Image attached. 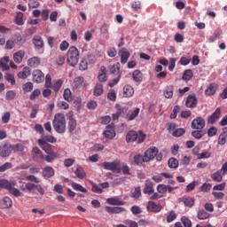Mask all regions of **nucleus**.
Instances as JSON below:
<instances>
[{
    "label": "nucleus",
    "instance_id": "1",
    "mask_svg": "<svg viewBox=\"0 0 227 227\" xmlns=\"http://www.w3.org/2000/svg\"><path fill=\"white\" fill-rule=\"evenodd\" d=\"M52 125L57 134H65V131L67 130V120L65 119V114H56L52 121Z\"/></svg>",
    "mask_w": 227,
    "mask_h": 227
},
{
    "label": "nucleus",
    "instance_id": "2",
    "mask_svg": "<svg viewBox=\"0 0 227 227\" xmlns=\"http://www.w3.org/2000/svg\"><path fill=\"white\" fill-rule=\"evenodd\" d=\"M146 139V135L143 134V131L137 133L134 130H130L126 135V143H135L137 141V145L145 143Z\"/></svg>",
    "mask_w": 227,
    "mask_h": 227
},
{
    "label": "nucleus",
    "instance_id": "3",
    "mask_svg": "<svg viewBox=\"0 0 227 227\" xmlns=\"http://www.w3.org/2000/svg\"><path fill=\"white\" fill-rule=\"evenodd\" d=\"M67 62L69 67H75L79 63V50L75 46H71L67 51Z\"/></svg>",
    "mask_w": 227,
    "mask_h": 227
},
{
    "label": "nucleus",
    "instance_id": "4",
    "mask_svg": "<svg viewBox=\"0 0 227 227\" xmlns=\"http://www.w3.org/2000/svg\"><path fill=\"white\" fill-rule=\"evenodd\" d=\"M102 168L106 169V171H112L113 173L120 174L121 173V162L116 160L114 161L109 162L105 161L101 164Z\"/></svg>",
    "mask_w": 227,
    "mask_h": 227
},
{
    "label": "nucleus",
    "instance_id": "5",
    "mask_svg": "<svg viewBox=\"0 0 227 227\" xmlns=\"http://www.w3.org/2000/svg\"><path fill=\"white\" fill-rule=\"evenodd\" d=\"M205 119L203 117L195 118L191 124V129L193 130H203L205 129Z\"/></svg>",
    "mask_w": 227,
    "mask_h": 227
},
{
    "label": "nucleus",
    "instance_id": "6",
    "mask_svg": "<svg viewBox=\"0 0 227 227\" xmlns=\"http://www.w3.org/2000/svg\"><path fill=\"white\" fill-rule=\"evenodd\" d=\"M32 79L33 82L36 84H40L45 81V74H43V72L40 69H35L32 73Z\"/></svg>",
    "mask_w": 227,
    "mask_h": 227
},
{
    "label": "nucleus",
    "instance_id": "7",
    "mask_svg": "<svg viewBox=\"0 0 227 227\" xmlns=\"http://www.w3.org/2000/svg\"><path fill=\"white\" fill-rule=\"evenodd\" d=\"M157 153H159V149L157 147L147 149L144 154L145 160L147 162H150V160H153Z\"/></svg>",
    "mask_w": 227,
    "mask_h": 227
},
{
    "label": "nucleus",
    "instance_id": "8",
    "mask_svg": "<svg viewBox=\"0 0 227 227\" xmlns=\"http://www.w3.org/2000/svg\"><path fill=\"white\" fill-rule=\"evenodd\" d=\"M12 155V145L10 144H3L0 145V157L2 159H6V157H10Z\"/></svg>",
    "mask_w": 227,
    "mask_h": 227
},
{
    "label": "nucleus",
    "instance_id": "9",
    "mask_svg": "<svg viewBox=\"0 0 227 227\" xmlns=\"http://www.w3.org/2000/svg\"><path fill=\"white\" fill-rule=\"evenodd\" d=\"M185 106L190 109H194V107L198 106V98H196V94H190L186 98Z\"/></svg>",
    "mask_w": 227,
    "mask_h": 227
},
{
    "label": "nucleus",
    "instance_id": "10",
    "mask_svg": "<svg viewBox=\"0 0 227 227\" xmlns=\"http://www.w3.org/2000/svg\"><path fill=\"white\" fill-rule=\"evenodd\" d=\"M106 129L103 132V136L106 139H114V137H116V131H114L113 124L106 125Z\"/></svg>",
    "mask_w": 227,
    "mask_h": 227
},
{
    "label": "nucleus",
    "instance_id": "11",
    "mask_svg": "<svg viewBox=\"0 0 227 227\" xmlns=\"http://www.w3.org/2000/svg\"><path fill=\"white\" fill-rule=\"evenodd\" d=\"M118 54L121 58V65H125V63H127V61H129V59L130 58V52H129V50H127V48L121 49Z\"/></svg>",
    "mask_w": 227,
    "mask_h": 227
},
{
    "label": "nucleus",
    "instance_id": "12",
    "mask_svg": "<svg viewBox=\"0 0 227 227\" xmlns=\"http://www.w3.org/2000/svg\"><path fill=\"white\" fill-rule=\"evenodd\" d=\"M146 208L148 212H153L154 214H157V212H160V210H162V206L151 200L147 203Z\"/></svg>",
    "mask_w": 227,
    "mask_h": 227
},
{
    "label": "nucleus",
    "instance_id": "13",
    "mask_svg": "<svg viewBox=\"0 0 227 227\" xmlns=\"http://www.w3.org/2000/svg\"><path fill=\"white\" fill-rule=\"evenodd\" d=\"M58 141L56 137L53 136L48 135V136H43L40 139H38L37 143L38 145H49V143L54 144Z\"/></svg>",
    "mask_w": 227,
    "mask_h": 227
},
{
    "label": "nucleus",
    "instance_id": "14",
    "mask_svg": "<svg viewBox=\"0 0 227 227\" xmlns=\"http://www.w3.org/2000/svg\"><path fill=\"white\" fill-rule=\"evenodd\" d=\"M221 117V108H216L215 111L207 117V123L209 125H214L218 118Z\"/></svg>",
    "mask_w": 227,
    "mask_h": 227
},
{
    "label": "nucleus",
    "instance_id": "15",
    "mask_svg": "<svg viewBox=\"0 0 227 227\" xmlns=\"http://www.w3.org/2000/svg\"><path fill=\"white\" fill-rule=\"evenodd\" d=\"M67 129L69 134H74V130L77 129V120L72 115L68 117Z\"/></svg>",
    "mask_w": 227,
    "mask_h": 227
},
{
    "label": "nucleus",
    "instance_id": "16",
    "mask_svg": "<svg viewBox=\"0 0 227 227\" xmlns=\"http://www.w3.org/2000/svg\"><path fill=\"white\" fill-rule=\"evenodd\" d=\"M144 194H153V183L150 180H146L145 184V188L143 189Z\"/></svg>",
    "mask_w": 227,
    "mask_h": 227
},
{
    "label": "nucleus",
    "instance_id": "17",
    "mask_svg": "<svg viewBox=\"0 0 227 227\" xmlns=\"http://www.w3.org/2000/svg\"><path fill=\"white\" fill-rule=\"evenodd\" d=\"M106 210L108 214H121V212H125V208L121 207H106Z\"/></svg>",
    "mask_w": 227,
    "mask_h": 227
},
{
    "label": "nucleus",
    "instance_id": "18",
    "mask_svg": "<svg viewBox=\"0 0 227 227\" xmlns=\"http://www.w3.org/2000/svg\"><path fill=\"white\" fill-rule=\"evenodd\" d=\"M7 191L12 194V196H15L16 198H19V196H24V193L20 192L18 188L13 187L12 185V183H9V185L7 186Z\"/></svg>",
    "mask_w": 227,
    "mask_h": 227
},
{
    "label": "nucleus",
    "instance_id": "19",
    "mask_svg": "<svg viewBox=\"0 0 227 227\" xmlns=\"http://www.w3.org/2000/svg\"><path fill=\"white\" fill-rule=\"evenodd\" d=\"M32 42L35 49H43V39L40 35H35L32 39Z\"/></svg>",
    "mask_w": 227,
    "mask_h": 227
},
{
    "label": "nucleus",
    "instance_id": "20",
    "mask_svg": "<svg viewBox=\"0 0 227 227\" xmlns=\"http://www.w3.org/2000/svg\"><path fill=\"white\" fill-rule=\"evenodd\" d=\"M31 75V69L28 67H23L22 71L18 73L19 79H27Z\"/></svg>",
    "mask_w": 227,
    "mask_h": 227
},
{
    "label": "nucleus",
    "instance_id": "21",
    "mask_svg": "<svg viewBox=\"0 0 227 227\" xmlns=\"http://www.w3.org/2000/svg\"><path fill=\"white\" fill-rule=\"evenodd\" d=\"M12 205H13V203L9 197H4L3 200H0V208H10Z\"/></svg>",
    "mask_w": 227,
    "mask_h": 227
},
{
    "label": "nucleus",
    "instance_id": "22",
    "mask_svg": "<svg viewBox=\"0 0 227 227\" xmlns=\"http://www.w3.org/2000/svg\"><path fill=\"white\" fill-rule=\"evenodd\" d=\"M41 159H43L46 162H49L50 164H52V162H54V160L58 159V153H53L48 155H41Z\"/></svg>",
    "mask_w": 227,
    "mask_h": 227
},
{
    "label": "nucleus",
    "instance_id": "23",
    "mask_svg": "<svg viewBox=\"0 0 227 227\" xmlns=\"http://www.w3.org/2000/svg\"><path fill=\"white\" fill-rule=\"evenodd\" d=\"M134 95V88L130 85H125L123 87V97L129 98Z\"/></svg>",
    "mask_w": 227,
    "mask_h": 227
},
{
    "label": "nucleus",
    "instance_id": "24",
    "mask_svg": "<svg viewBox=\"0 0 227 227\" xmlns=\"http://www.w3.org/2000/svg\"><path fill=\"white\" fill-rule=\"evenodd\" d=\"M38 145L40 148H42V150H43V152L47 153V155H50L51 153H56V152L52 150V145L51 144H38Z\"/></svg>",
    "mask_w": 227,
    "mask_h": 227
},
{
    "label": "nucleus",
    "instance_id": "25",
    "mask_svg": "<svg viewBox=\"0 0 227 227\" xmlns=\"http://www.w3.org/2000/svg\"><path fill=\"white\" fill-rule=\"evenodd\" d=\"M9 61H10V57L8 56H5L3 59H1L0 68H2V70L4 71L10 70V66H8Z\"/></svg>",
    "mask_w": 227,
    "mask_h": 227
},
{
    "label": "nucleus",
    "instance_id": "26",
    "mask_svg": "<svg viewBox=\"0 0 227 227\" xmlns=\"http://www.w3.org/2000/svg\"><path fill=\"white\" fill-rule=\"evenodd\" d=\"M174 90H175V87L173 85L167 86L163 91V95L165 98H173Z\"/></svg>",
    "mask_w": 227,
    "mask_h": 227
},
{
    "label": "nucleus",
    "instance_id": "27",
    "mask_svg": "<svg viewBox=\"0 0 227 227\" xmlns=\"http://www.w3.org/2000/svg\"><path fill=\"white\" fill-rule=\"evenodd\" d=\"M43 176L45 178H51V176H54V168L52 167H45L43 169Z\"/></svg>",
    "mask_w": 227,
    "mask_h": 227
},
{
    "label": "nucleus",
    "instance_id": "28",
    "mask_svg": "<svg viewBox=\"0 0 227 227\" xmlns=\"http://www.w3.org/2000/svg\"><path fill=\"white\" fill-rule=\"evenodd\" d=\"M104 93V85L102 83H97L94 87V97H100Z\"/></svg>",
    "mask_w": 227,
    "mask_h": 227
},
{
    "label": "nucleus",
    "instance_id": "29",
    "mask_svg": "<svg viewBox=\"0 0 227 227\" xmlns=\"http://www.w3.org/2000/svg\"><path fill=\"white\" fill-rule=\"evenodd\" d=\"M133 81L135 82H143V74H141V71L139 69L135 70L132 73Z\"/></svg>",
    "mask_w": 227,
    "mask_h": 227
},
{
    "label": "nucleus",
    "instance_id": "30",
    "mask_svg": "<svg viewBox=\"0 0 227 227\" xmlns=\"http://www.w3.org/2000/svg\"><path fill=\"white\" fill-rule=\"evenodd\" d=\"M25 52L23 51H19L18 52L13 54V60L15 63H22V59H24Z\"/></svg>",
    "mask_w": 227,
    "mask_h": 227
},
{
    "label": "nucleus",
    "instance_id": "31",
    "mask_svg": "<svg viewBox=\"0 0 227 227\" xmlns=\"http://www.w3.org/2000/svg\"><path fill=\"white\" fill-rule=\"evenodd\" d=\"M120 68H121L120 62H117L116 64L109 67V70L111 74H114L115 75H121V74H120Z\"/></svg>",
    "mask_w": 227,
    "mask_h": 227
},
{
    "label": "nucleus",
    "instance_id": "32",
    "mask_svg": "<svg viewBox=\"0 0 227 227\" xmlns=\"http://www.w3.org/2000/svg\"><path fill=\"white\" fill-rule=\"evenodd\" d=\"M133 160H134V163L137 166H143V162H148V161L145 160V156H143L141 154L135 155Z\"/></svg>",
    "mask_w": 227,
    "mask_h": 227
},
{
    "label": "nucleus",
    "instance_id": "33",
    "mask_svg": "<svg viewBox=\"0 0 227 227\" xmlns=\"http://www.w3.org/2000/svg\"><path fill=\"white\" fill-rule=\"evenodd\" d=\"M215 91H217V86L214 83H211L205 90V93L210 97L212 95H215Z\"/></svg>",
    "mask_w": 227,
    "mask_h": 227
},
{
    "label": "nucleus",
    "instance_id": "34",
    "mask_svg": "<svg viewBox=\"0 0 227 227\" xmlns=\"http://www.w3.org/2000/svg\"><path fill=\"white\" fill-rule=\"evenodd\" d=\"M71 187H73L74 191H78L79 192H88V190L86 188L82 187V185L75 182L71 183Z\"/></svg>",
    "mask_w": 227,
    "mask_h": 227
},
{
    "label": "nucleus",
    "instance_id": "35",
    "mask_svg": "<svg viewBox=\"0 0 227 227\" xmlns=\"http://www.w3.org/2000/svg\"><path fill=\"white\" fill-rule=\"evenodd\" d=\"M139 111H140L139 107H137L129 115L127 114L126 118L128 121H132L136 120V118H137V116L139 115Z\"/></svg>",
    "mask_w": 227,
    "mask_h": 227
},
{
    "label": "nucleus",
    "instance_id": "36",
    "mask_svg": "<svg viewBox=\"0 0 227 227\" xmlns=\"http://www.w3.org/2000/svg\"><path fill=\"white\" fill-rule=\"evenodd\" d=\"M197 217L200 219V221H205V219H208V217H210V214L204 209H201L198 212Z\"/></svg>",
    "mask_w": 227,
    "mask_h": 227
},
{
    "label": "nucleus",
    "instance_id": "37",
    "mask_svg": "<svg viewBox=\"0 0 227 227\" xmlns=\"http://www.w3.org/2000/svg\"><path fill=\"white\" fill-rule=\"evenodd\" d=\"M181 201L184 203L185 207H194V199L191 197H183L181 199Z\"/></svg>",
    "mask_w": 227,
    "mask_h": 227
},
{
    "label": "nucleus",
    "instance_id": "38",
    "mask_svg": "<svg viewBox=\"0 0 227 227\" xmlns=\"http://www.w3.org/2000/svg\"><path fill=\"white\" fill-rule=\"evenodd\" d=\"M168 165L171 169H176L178 168V160L176 158H170L168 160Z\"/></svg>",
    "mask_w": 227,
    "mask_h": 227
},
{
    "label": "nucleus",
    "instance_id": "39",
    "mask_svg": "<svg viewBox=\"0 0 227 227\" xmlns=\"http://www.w3.org/2000/svg\"><path fill=\"white\" fill-rule=\"evenodd\" d=\"M75 176L77 178H80V180H82L86 176V172H84V169L81 167H79L75 171H74Z\"/></svg>",
    "mask_w": 227,
    "mask_h": 227
},
{
    "label": "nucleus",
    "instance_id": "40",
    "mask_svg": "<svg viewBox=\"0 0 227 227\" xmlns=\"http://www.w3.org/2000/svg\"><path fill=\"white\" fill-rule=\"evenodd\" d=\"M83 84H84V77L78 76L74 78V88L76 89L81 88V86H82Z\"/></svg>",
    "mask_w": 227,
    "mask_h": 227
},
{
    "label": "nucleus",
    "instance_id": "41",
    "mask_svg": "<svg viewBox=\"0 0 227 227\" xmlns=\"http://www.w3.org/2000/svg\"><path fill=\"white\" fill-rule=\"evenodd\" d=\"M28 67H38L40 59L37 57H33L27 60Z\"/></svg>",
    "mask_w": 227,
    "mask_h": 227
},
{
    "label": "nucleus",
    "instance_id": "42",
    "mask_svg": "<svg viewBox=\"0 0 227 227\" xmlns=\"http://www.w3.org/2000/svg\"><path fill=\"white\" fill-rule=\"evenodd\" d=\"M63 98L67 102H72V90H70V89H66L63 93Z\"/></svg>",
    "mask_w": 227,
    "mask_h": 227
},
{
    "label": "nucleus",
    "instance_id": "43",
    "mask_svg": "<svg viewBox=\"0 0 227 227\" xmlns=\"http://www.w3.org/2000/svg\"><path fill=\"white\" fill-rule=\"evenodd\" d=\"M192 136L195 139H201L205 136V133H203V129H197L192 132Z\"/></svg>",
    "mask_w": 227,
    "mask_h": 227
},
{
    "label": "nucleus",
    "instance_id": "44",
    "mask_svg": "<svg viewBox=\"0 0 227 227\" xmlns=\"http://www.w3.org/2000/svg\"><path fill=\"white\" fill-rule=\"evenodd\" d=\"M176 217H178V215H176V213L174 210L169 211V213L167 216V223H173V221H175V219H176Z\"/></svg>",
    "mask_w": 227,
    "mask_h": 227
},
{
    "label": "nucleus",
    "instance_id": "45",
    "mask_svg": "<svg viewBox=\"0 0 227 227\" xmlns=\"http://www.w3.org/2000/svg\"><path fill=\"white\" fill-rule=\"evenodd\" d=\"M12 152H24V145L22 144L11 145Z\"/></svg>",
    "mask_w": 227,
    "mask_h": 227
},
{
    "label": "nucleus",
    "instance_id": "46",
    "mask_svg": "<svg viewBox=\"0 0 227 227\" xmlns=\"http://www.w3.org/2000/svg\"><path fill=\"white\" fill-rule=\"evenodd\" d=\"M192 79V70L187 69L183 75V81H191Z\"/></svg>",
    "mask_w": 227,
    "mask_h": 227
},
{
    "label": "nucleus",
    "instance_id": "47",
    "mask_svg": "<svg viewBox=\"0 0 227 227\" xmlns=\"http://www.w3.org/2000/svg\"><path fill=\"white\" fill-rule=\"evenodd\" d=\"M24 13L19 12L15 17V21L18 26H22L24 24Z\"/></svg>",
    "mask_w": 227,
    "mask_h": 227
},
{
    "label": "nucleus",
    "instance_id": "48",
    "mask_svg": "<svg viewBox=\"0 0 227 227\" xmlns=\"http://www.w3.org/2000/svg\"><path fill=\"white\" fill-rule=\"evenodd\" d=\"M184 134H185V129L179 128V129H176L172 133V136H174V137H181V136H184Z\"/></svg>",
    "mask_w": 227,
    "mask_h": 227
},
{
    "label": "nucleus",
    "instance_id": "49",
    "mask_svg": "<svg viewBox=\"0 0 227 227\" xmlns=\"http://www.w3.org/2000/svg\"><path fill=\"white\" fill-rule=\"evenodd\" d=\"M125 111H127V108H119L115 114H112L113 120H118V118H120L121 114L125 113Z\"/></svg>",
    "mask_w": 227,
    "mask_h": 227
},
{
    "label": "nucleus",
    "instance_id": "50",
    "mask_svg": "<svg viewBox=\"0 0 227 227\" xmlns=\"http://www.w3.org/2000/svg\"><path fill=\"white\" fill-rule=\"evenodd\" d=\"M22 90L23 91H25V93H29L30 91H33V83L30 82H26L22 86Z\"/></svg>",
    "mask_w": 227,
    "mask_h": 227
},
{
    "label": "nucleus",
    "instance_id": "51",
    "mask_svg": "<svg viewBox=\"0 0 227 227\" xmlns=\"http://www.w3.org/2000/svg\"><path fill=\"white\" fill-rule=\"evenodd\" d=\"M92 192H95L96 194H102V187L99 184H97L95 183H92Z\"/></svg>",
    "mask_w": 227,
    "mask_h": 227
},
{
    "label": "nucleus",
    "instance_id": "52",
    "mask_svg": "<svg viewBox=\"0 0 227 227\" xmlns=\"http://www.w3.org/2000/svg\"><path fill=\"white\" fill-rule=\"evenodd\" d=\"M12 168H13V165L11 162H5L0 166V173H4L7 169H12Z\"/></svg>",
    "mask_w": 227,
    "mask_h": 227
},
{
    "label": "nucleus",
    "instance_id": "53",
    "mask_svg": "<svg viewBox=\"0 0 227 227\" xmlns=\"http://www.w3.org/2000/svg\"><path fill=\"white\" fill-rule=\"evenodd\" d=\"M211 178L214 182H221V180H223V176L221 175V172L217 171L212 175Z\"/></svg>",
    "mask_w": 227,
    "mask_h": 227
},
{
    "label": "nucleus",
    "instance_id": "54",
    "mask_svg": "<svg viewBox=\"0 0 227 227\" xmlns=\"http://www.w3.org/2000/svg\"><path fill=\"white\" fill-rule=\"evenodd\" d=\"M211 189H212V184H210L208 183H204L200 186V192H208V191H210Z\"/></svg>",
    "mask_w": 227,
    "mask_h": 227
},
{
    "label": "nucleus",
    "instance_id": "55",
    "mask_svg": "<svg viewBox=\"0 0 227 227\" xmlns=\"http://www.w3.org/2000/svg\"><path fill=\"white\" fill-rule=\"evenodd\" d=\"M176 64V59L175 58L169 59V62H168L169 72H173L175 70Z\"/></svg>",
    "mask_w": 227,
    "mask_h": 227
},
{
    "label": "nucleus",
    "instance_id": "56",
    "mask_svg": "<svg viewBox=\"0 0 227 227\" xmlns=\"http://www.w3.org/2000/svg\"><path fill=\"white\" fill-rule=\"evenodd\" d=\"M4 79L11 82L12 86H15V77L12 74H6Z\"/></svg>",
    "mask_w": 227,
    "mask_h": 227
},
{
    "label": "nucleus",
    "instance_id": "57",
    "mask_svg": "<svg viewBox=\"0 0 227 227\" xmlns=\"http://www.w3.org/2000/svg\"><path fill=\"white\" fill-rule=\"evenodd\" d=\"M179 112H180V106H175L174 109H173V111L170 114L171 120H175V118H176Z\"/></svg>",
    "mask_w": 227,
    "mask_h": 227
},
{
    "label": "nucleus",
    "instance_id": "58",
    "mask_svg": "<svg viewBox=\"0 0 227 227\" xmlns=\"http://www.w3.org/2000/svg\"><path fill=\"white\" fill-rule=\"evenodd\" d=\"M181 221H182L184 227H192V223L186 216H183L181 218Z\"/></svg>",
    "mask_w": 227,
    "mask_h": 227
},
{
    "label": "nucleus",
    "instance_id": "59",
    "mask_svg": "<svg viewBox=\"0 0 227 227\" xmlns=\"http://www.w3.org/2000/svg\"><path fill=\"white\" fill-rule=\"evenodd\" d=\"M17 96V93L14 92V90H9L6 92L5 98L6 100H13L15 97Z\"/></svg>",
    "mask_w": 227,
    "mask_h": 227
},
{
    "label": "nucleus",
    "instance_id": "60",
    "mask_svg": "<svg viewBox=\"0 0 227 227\" xmlns=\"http://www.w3.org/2000/svg\"><path fill=\"white\" fill-rule=\"evenodd\" d=\"M107 98L112 100V102H114L116 100V91H114V90H109L107 93Z\"/></svg>",
    "mask_w": 227,
    "mask_h": 227
},
{
    "label": "nucleus",
    "instance_id": "61",
    "mask_svg": "<svg viewBox=\"0 0 227 227\" xmlns=\"http://www.w3.org/2000/svg\"><path fill=\"white\" fill-rule=\"evenodd\" d=\"M217 134V128L212 126L208 130H207V136L208 137H214Z\"/></svg>",
    "mask_w": 227,
    "mask_h": 227
},
{
    "label": "nucleus",
    "instance_id": "62",
    "mask_svg": "<svg viewBox=\"0 0 227 227\" xmlns=\"http://www.w3.org/2000/svg\"><path fill=\"white\" fill-rule=\"evenodd\" d=\"M57 106L60 108V109H68V107H70V105H68V103L65 102V101H58Z\"/></svg>",
    "mask_w": 227,
    "mask_h": 227
},
{
    "label": "nucleus",
    "instance_id": "63",
    "mask_svg": "<svg viewBox=\"0 0 227 227\" xmlns=\"http://www.w3.org/2000/svg\"><path fill=\"white\" fill-rule=\"evenodd\" d=\"M132 197L135 199L141 198V187L138 186L135 188Z\"/></svg>",
    "mask_w": 227,
    "mask_h": 227
},
{
    "label": "nucleus",
    "instance_id": "64",
    "mask_svg": "<svg viewBox=\"0 0 227 227\" xmlns=\"http://www.w3.org/2000/svg\"><path fill=\"white\" fill-rule=\"evenodd\" d=\"M40 93H42L40 91V89H35V90H33V92L30 94V100H35V98H36V97H39Z\"/></svg>",
    "mask_w": 227,
    "mask_h": 227
}]
</instances>
